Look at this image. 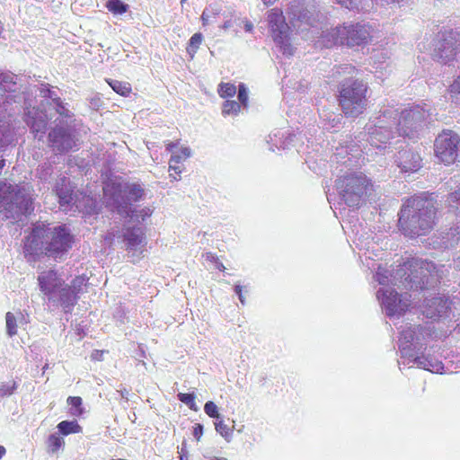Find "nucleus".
Segmentation results:
<instances>
[{"instance_id":"41","label":"nucleus","mask_w":460,"mask_h":460,"mask_svg":"<svg viewBox=\"0 0 460 460\" xmlns=\"http://www.w3.org/2000/svg\"><path fill=\"white\" fill-rule=\"evenodd\" d=\"M17 388V384L14 380L7 382H0V397L12 395Z\"/></svg>"},{"instance_id":"36","label":"nucleus","mask_w":460,"mask_h":460,"mask_svg":"<svg viewBox=\"0 0 460 460\" xmlns=\"http://www.w3.org/2000/svg\"><path fill=\"white\" fill-rule=\"evenodd\" d=\"M350 152H355V153H358V152H362L360 146H358L356 147L355 146H343L342 144H340L338 146H336V153L334 154L335 157H336V160L338 163H340V160L339 158H345V155H349ZM352 156H357L358 154L356 155H351ZM341 163L342 164H346L347 161H341Z\"/></svg>"},{"instance_id":"39","label":"nucleus","mask_w":460,"mask_h":460,"mask_svg":"<svg viewBox=\"0 0 460 460\" xmlns=\"http://www.w3.org/2000/svg\"><path fill=\"white\" fill-rule=\"evenodd\" d=\"M64 444V439L57 433L49 435L48 438V448L51 453L58 452Z\"/></svg>"},{"instance_id":"62","label":"nucleus","mask_w":460,"mask_h":460,"mask_svg":"<svg viewBox=\"0 0 460 460\" xmlns=\"http://www.w3.org/2000/svg\"><path fill=\"white\" fill-rule=\"evenodd\" d=\"M252 28H253V25L252 22H245L244 29L246 31H249V32L252 31Z\"/></svg>"},{"instance_id":"18","label":"nucleus","mask_w":460,"mask_h":460,"mask_svg":"<svg viewBox=\"0 0 460 460\" xmlns=\"http://www.w3.org/2000/svg\"><path fill=\"white\" fill-rule=\"evenodd\" d=\"M371 27L367 23H343L341 45L349 48L365 46L371 38Z\"/></svg>"},{"instance_id":"37","label":"nucleus","mask_w":460,"mask_h":460,"mask_svg":"<svg viewBox=\"0 0 460 460\" xmlns=\"http://www.w3.org/2000/svg\"><path fill=\"white\" fill-rule=\"evenodd\" d=\"M106 6L114 14L125 13L128 9V5L121 0H108Z\"/></svg>"},{"instance_id":"4","label":"nucleus","mask_w":460,"mask_h":460,"mask_svg":"<svg viewBox=\"0 0 460 460\" xmlns=\"http://www.w3.org/2000/svg\"><path fill=\"white\" fill-rule=\"evenodd\" d=\"M437 208L433 199L412 197L403 204L399 213V227L411 238L424 235L435 225Z\"/></svg>"},{"instance_id":"9","label":"nucleus","mask_w":460,"mask_h":460,"mask_svg":"<svg viewBox=\"0 0 460 460\" xmlns=\"http://www.w3.org/2000/svg\"><path fill=\"white\" fill-rule=\"evenodd\" d=\"M367 85L362 80H346L341 84L340 105L347 117L357 118L367 107Z\"/></svg>"},{"instance_id":"57","label":"nucleus","mask_w":460,"mask_h":460,"mask_svg":"<svg viewBox=\"0 0 460 460\" xmlns=\"http://www.w3.org/2000/svg\"><path fill=\"white\" fill-rule=\"evenodd\" d=\"M233 26V23H232V21L231 20H228V21H226L223 25L221 26V28L225 31L230 29L231 27Z\"/></svg>"},{"instance_id":"52","label":"nucleus","mask_w":460,"mask_h":460,"mask_svg":"<svg viewBox=\"0 0 460 460\" xmlns=\"http://www.w3.org/2000/svg\"><path fill=\"white\" fill-rule=\"evenodd\" d=\"M67 402L73 407L77 408L82 404V398L78 396H69Z\"/></svg>"},{"instance_id":"55","label":"nucleus","mask_w":460,"mask_h":460,"mask_svg":"<svg viewBox=\"0 0 460 460\" xmlns=\"http://www.w3.org/2000/svg\"><path fill=\"white\" fill-rule=\"evenodd\" d=\"M181 156L186 159L190 156V149L189 147H182L181 148Z\"/></svg>"},{"instance_id":"11","label":"nucleus","mask_w":460,"mask_h":460,"mask_svg":"<svg viewBox=\"0 0 460 460\" xmlns=\"http://www.w3.org/2000/svg\"><path fill=\"white\" fill-rule=\"evenodd\" d=\"M109 205L119 214L124 215L130 212L134 202L143 199L145 190L139 183L127 182L123 186L113 188L112 193L109 196L105 190Z\"/></svg>"},{"instance_id":"45","label":"nucleus","mask_w":460,"mask_h":460,"mask_svg":"<svg viewBox=\"0 0 460 460\" xmlns=\"http://www.w3.org/2000/svg\"><path fill=\"white\" fill-rule=\"evenodd\" d=\"M87 279L82 275L75 277L71 286H66L67 288H70L73 292H75L76 295L82 291V288L84 286L86 285Z\"/></svg>"},{"instance_id":"2","label":"nucleus","mask_w":460,"mask_h":460,"mask_svg":"<svg viewBox=\"0 0 460 460\" xmlns=\"http://www.w3.org/2000/svg\"><path fill=\"white\" fill-rule=\"evenodd\" d=\"M73 242L74 237L65 225L52 226L50 224L39 222L26 238L24 252L61 259L72 248Z\"/></svg>"},{"instance_id":"30","label":"nucleus","mask_w":460,"mask_h":460,"mask_svg":"<svg viewBox=\"0 0 460 460\" xmlns=\"http://www.w3.org/2000/svg\"><path fill=\"white\" fill-rule=\"evenodd\" d=\"M338 4L349 10L367 12L372 8L373 0H336Z\"/></svg>"},{"instance_id":"6","label":"nucleus","mask_w":460,"mask_h":460,"mask_svg":"<svg viewBox=\"0 0 460 460\" xmlns=\"http://www.w3.org/2000/svg\"><path fill=\"white\" fill-rule=\"evenodd\" d=\"M398 115V109L385 106L379 111L378 115L370 118L365 126V136H367V141L371 146L385 149L391 144V139L398 136L395 127Z\"/></svg>"},{"instance_id":"38","label":"nucleus","mask_w":460,"mask_h":460,"mask_svg":"<svg viewBox=\"0 0 460 460\" xmlns=\"http://www.w3.org/2000/svg\"><path fill=\"white\" fill-rule=\"evenodd\" d=\"M202 40H203V36L199 32L193 34L191 36V38L190 39L189 45L187 47V52L190 56L191 58H193L194 55L196 54Z\"/></svg>"},{"instance_id":"50","label":"nucleus","mask_w":460,"mask_h":460,"mask_svg":"<svg viewBox=\"0 0 460 460\" xmlns=\"http://www.w3.org/2000/svg\"><path fill=\"white\" fill-rule=\"evenodd\" d=\"M238 100L239 102L243 104L244 106L247 105V102H248V92H247V88L246 86L244 85V84H239V89H238Z\"/></svg>"},{"instance_id":"31","label":"nucleus","mask_w":460,"mask_h":460,"mask_svg":"<svg viewBox=\"0 0 460 460\" xmlns=\"http://www.w3.org/2000/svg\"><path fill=\"white\" fill-rule=\"evenodd\" d=\"M153 213V210L150 208H143L141 209H136L132 207L130 208V212L128 214L120 215L125 218H128V223H141L146 221V218L150 217Z\"/></svg>"},{"instance_id":"54","label":"nucleus","mask_w":460,"mask_h":460,"mask_svg":"<svg viewBox=\"0 0 460 460\" xmlns=\"http://www.w3.org/2000/svg\"><path fill=\"white\" fill-rule=\"evenodd\" d=\"M183 159L184 158L181 156V155L175 154V155H172L170 162L174 163V164H180Z\"/></svg>"},{"instance_id":"44","label":"nucleus","mask_w":460,"mask_h":460,"mask_svg":"<svg viewBox=\"0 0 460 460\" xmlns=\"http://www.w3.org/2000/svg\"><path fill=\"white\" fill-rule=\"evenodd\" d=\"M219 87L218 93L222 98L233 97L236 93V87L233 84L222 83Z\"/></svg>"},{"instance_id":"49","label":"nucleus","mask_w":460,"mask_h":460,"mask_svg":"<svg viewBox=\"0 0 460 460\" xmlns=\"http://www.w3.org/2000/svg\"><path fill=\"white\" fill-rule=\"evenodd\" d=\"M450 93L452 94L453 101L456 103H460V75L450 85Z\"/></svg>"},{"instance_id":"1","label":"nucleus","mask_w":460,"mask_h":460,"mask_svg":"<svg viewBox=\"0 0 460 460\" xmlns=\"http://www.w3.org/2000/svg\"><path fill=\"white\" fill-rule=\"evenodd\" d=\"M45 84H35L31 86L28 91L16 93L20 89L17 83V75L11 72L0 73V150L9 145L13 140V128L11 127L12 112L14 109L13 103H24L25 121L31 128L35 137L41 140L47 130V114H44L40 108H36L34 103L37 100L31 99L35 94V99L40 97V92L35 90ZM49 88V84H46Z\"/></svg>"},{"instance_id":"35","label":"nucleus","mask_w":460,"mask_h":460,"mask_svg":"<svg viewBox=\"0 0 460 460\" xmlns=\"http://www.w3.org/2000/svg\"><path fill=\"white\" fill-rule=\"evenodd\" d=\"M107 83L114 92L121 96H128L131 92V85L127 82L110 79L107 80Z\"/></svg>"},{"instance_id":"33","label":"nucleus","mask_w":460,"mask_h":460,"mask_svg":"<svg viewBox=\"0 0 460 460\" xmlns=\"http://www.w3.org/2000/svg\"><path fill=\"white\" fill-rule=\"evenodd\" d=\"M58 429L64 436L80 433L82 431V427L76 420H63L58 424Z\"/></svg>"},{"instance_id":"46","label":"nucleus","mask_w":460,"mask_h":460,"mask_svg":"<svg viewBox=\"0 0 460 460\" xmlns=\"http://www.w3.org/2000/svg\"><path fill=\"white\" fill-rule=\"evenodd\" d=\"M177 397L181 402L188 405L190 409L197 411L194 394L179 393Z\"/></svg>"},{"instance_id":"26","label":"nucleus","mask_w":460,"mask_h":460,"mask_svg":"<svg viewBox=\"0 0 460 460\" xmlns=\"http://www.w3.org/2000/svg\"><path fill=\"white\" fill-rule=\"evenodd\" d=\"M296 135L289 133L288 131L278 130L269 135L270 141L278 149H287L294 141Z\"/></svg>"},{"instance_id":"51","label":"nucleus","mask_w":460,"mask_h":460,"mask_svg":"<svg viewBox=\"0 0 460 460\" xmlns=\"http://www.w3.org/2000/svg\"><path fill=\"white\" fill-rule=\"evenodd\" d=\"M203 434V425L198 423L193 427V436L199 441Z\"/></svg>"},{"instance_id":"28","label":"nucleus","mask_w":460,"mask_h":460,"mask_svg":"<svg viewBox=\"0 0 460 460\" xmlns=\"http://www.w3.org/2000/svg\"><path fill=\"white\" fill-rule=\"evenodd\" d=\"M440 244L446 249L460 246V224L442 234Z\"/></svg>"},{"instance_id":"3","label":"nucleus","mask_w":460,"mask_h":460,"mask_svg":"<svg viewBox=\"0 0 460 460\" xmlns=\"http://www.w3.org/2000/svg\"><path fill=\"white\" fill-rule=\"evenodd\" d=\"M40 92V105L43 110L40 109L44 114H47V122L53 119V114L58 115L55 119L58 122L55 128L49 133V141L53 151L58 153H66L71 150L75 146V138L72 134V129L68 126H63L64 119H70L72 113L62 102L58 93L48 88L46 85L35 90Z\"/></svg>"},{"instance_id":"40","label":"nucleus","mask_w":460,"mask_h":460,"mask_svg":"<svg viewBox=\"0 0 460 460\" xmlns=\"http://www.w3.org/2000/svg\"><path fill=\"white\" fill-rule=\"evenodd\" d=\"M5 322H6V332L9 337H13L17 334V319L15 315L8 312L5 314Z\"/></svg>"},{"instance_id":"56","label":"nucleus","mask_w":460,"mask_h":460,"mask_svg":"<svg viewBox=\"0 0 460 460\" xmlns=\"http://www.w3.org/2000/svg\"><path fill=\"white\" fill-rule=\"evenodd\" d=\"M20 316L19 319H17V322L20 324H27L29 323L28 316H25L23 314L19 313Z\"/></svg>"},{"instance_id":"63","label":"nucleus","mask_w":460,"mask_h":460,"mask_svg":"<svg viewBox=\"0 0 460 460\" xmlns=\"http://www.w3.org/2000/svg\"><path fill=\"white\" fill-rule=\"evenodd\" d=\"M234 292L237 296H239V294L243 293V287L240 286V285H235L234 286Z\"/></svg>"},{"instance_id":"10","label":"nucleus","mask_w":460,"mask_h":460,"mask_svg":"<svg viewBox=\"0 0 460 460\" xmlns=\"http://www.w3.org/2000/svg\"><path fill=\"white\" fill-rule=\"evenodd\" d=\"M368 185L369 181L362 172H349L335 181V187L341 200L351 208L360 205Z\"/></svg>"},{"instance_id":"58","label":"nucleus","mask_w":460,"mask_h":460,"mask_svg":"<svg viewBox=\"0 0 460 460\" xmlns=\"http://www.w3.org/2000/svg\"><path fill=\"white\" fill-rule=\"evenodd\" d=\"M215 266L217 270H221V271H224L226 270V267L224 266V264L217 260H216L215 261Z\"/></svg>"},{"instance_id":"34","label":"nucleus","mask_w":460,"mask_h":460,"mask_svg":"<svg viewBox=\"0 0 460 460\" xmlns=\"http://www.w3.org/2000/svg\"><path fill=\"white\" fill-rule=\"evenodd\" d=\"M355 73L356 69L353 66L349 64H343L333 67L332 77L335 79H339L342 76H349L348 80H351ZM346 80L347 78H345L344 81Z\"/></svg>"},{"instance_id":"47","label":"nucleus","mask_w":460,"mask_h":460,"mask_svg":"<svg viewBox=\"0 0 460 460\" xmlns=\"http://www.w3.org/2000/svg\"><path fill=\"white\" fill-rule=\"evenodd\" d=\"M204 411L210 418H214L216 420L221 419L220 414L218 413L217 406L211 401H208L204 405Z\"/></svg>"},{"instance_id":"19","label":"nucleus","mask_w":460,"mask_h":460,"mask_svg":"<svg viewBox=\"0 0 460 460\" xmlns=\"http://www.w3.org/2000/svg\"><path fill=\"white\" fill-rule=\"evenodd\" d=\"M113 237H117L114 233H110ZM122 238V243H124L125 250L133 255L140 254L143 252L145 246L146 244V233L142 226H126L122 229V234L118 235V238Z\"/></svg>"},{"instance_id":"12","label":"nucleus","mask_w":460,"mask_h":460,"mask_svg":"<svg viewBox=\"0 0 460 460\" xmlns=\"http://www.w3.org/2000/svg\"><path fill=\"white\" fill-rule=\"evenodd\" d=\"M320 0H292L288 13L290 22L297 30H305L303 25L314 27L320 19Z\"/></svg>"},{"instance_id":"16","label":"nucleus","mask_w":460,"mask_h":460,"mask_svg":"<svg viewBox=\"0 0 460 460\" xmlns=\"http://www.w3.org/2000/svg\"><path fill=\"white\" fill-rule=\"evenodd\" d=\"M409 295H399L390 287L381 288L376 291V297L379 300L382 309L388 317L400 316L406 312L410 306Z\"/></svg>"},{"instance_id":"5","label":"nucleus","mask_w":460,"mask_h":460,"mask_svg":"<svg viewBox=\"0 0 460 460\" xmlns=\"http://www.w3.org/2000/svg\"><path fill=\"white\" fill-rule=\"evenodd\" d=\"M444 271L432 261L411 258L399 265L393 276L394 285H402L406 289L424 290L435 287L442 279Z\"/></svg>"},{"instance_id":"17","label":"nucleus","mask_w":460,"mask_h":460,"mask_svg":"<svg viewBox=\"0 0 460 460\" xmlns=\"http://www.w3.org/2000/svg\"><path fill=\"white\" fill-rule=\"evenodd\" d=\"M436 156L444 164L456 162L460 150V137L452 130H443L435 140Z\"/></svg>"},{"instance_id":"8","label":"nucleus","mask_w":460,"mask_h":460,"mask_svg":"<svg viewBox=\"0 0 460 460\" xmlns=\"http://www.w3.org/2000/svg\"><path fill=\"white\" fill-rule=\"evenodd\" d=\"M430 117L429 109L420 105L402 110L399 112L395 124L398 137L413 141L420 138L425 127L429 122Z\"/></svg>"},{"instance_id":"22","label":"nucleus","mask_w":460,"mask_h":460,"mask_svg":"<svg viewBox=\"0 0 460 460\" xmlns=\"http://www.w3.org/2000/svg\"><path fill=\"white\" fill-rule=\"evenodd\" d=\"M60 207L66 209V207L74 206L76 202V194L74 193L73 186L66 177L60 178L55 186Z\"/></svg>"},{"instance_id":"60","label":"nucleus","mask_w":460,"mask_h":460,"mask_svg":"<svg viewBox=\"0 0 460 460\" xmlns=\"http://www.w3.org/2000/svg\"><path fill=\"white\" fill-rule=\"evenodd\" d=\"M117 392L119 393L120 396L122 398L126 399V401L128 400V391L127 389H123V390L117 391Z\"/></svg>"},{"instance_id":"14","label":"nucleus","mask_w":460,"mask_h":460,"mask_svg":"<svg viewBox=\"0 0 460 460\" xmlns=\"http://www.w3.org/2000/svg\"><path fill=\"white\" fill-rule=\"evenodd\" d=\"M268 22L273 40L283 55L292 56L295 48L290 43V28L285 21L282 11L278 8L271 9L268 14Z\"/></svg>"},{"instance_id":"15","label":"nucleus","mask_w":460,"mask_h":460,"mask_svg":"<svg viewBox=\"0 0 460 460\" xmlns=\"http://www.w3.org/2000/svg\"><path fill=\"white\" fill-rule=\"evenodd\" d=\"M460 51V34L454 31H446L438 34L432 52L434 60L447 64L454 60Z\"/></svg>"},{"instance_id":"29","label":"nucleus","mask_w":460,"mask_h":460,"mask_svg":"<svg viewBox=\"0 0 460 460\" xmlns=\"http://www.w3.org/2000/svg\"><path fill=\"white\" fill-rule=\"evenodd\" d=\"M77 295L66 286L59 289V301L66 313L72 310L77 302Z\"/></svg>"},{"instance_id":"42","label":"nucleus","mask_w":460,"mask_h":460,"mask_svg":"<svg viewBox=\"0 0 460 460\" xmlns=\"http://www.w3.org/2000/svg\"><path fill=\"white\" fill-rule=\"evenodd\" d=\"M241 109L239 102L235 101H226L223 104L222 113L223 115H236Z\"/></svg>"},{"instance_id":"23","label":"nucleus","mask_w":460,"mask_h":460,"mask_svg":"<svg viewBox=\"0 0 460 460\" xmlns=\"http://www.w3.org/2000/svg\"><path fill=\"white\" fill-rule=\"evenodd\" d=\"M416 365L419 368L428 370L432 373H442L444 369L443 363L432 357L415 354L406 361H398V365Z\"/></svg>"},{"instance_id":"24","label":"nucleus","mask_w":460,"mask_h":460,"mask_svg":"<svg viewBox=\"0 0 460 460\" xmlns=\"http://www.w3.org/2000/svg\"><path fill=\"white\" fill-rule=\"evenodd\" d=\"M38 281L40 290L47 296L61 288L64 282L53 270L41 272L38 277Z\"/></svg>"},{"instance_id":"25","label":"nucleus","mask_w":460,"mask_h":460,"mask_svg":"<svg viewBox=\"0 0 460 460\" xmlns=\"http://www.w3.org/2000/svg\"><path fill=\"white\" fill-rule=\"evenodd\" d=\"M319 116L323 127L326 129H332L339 127L341 124L342 115L335 113L329 108H323L319 111Z\"/></svg>"},{"instance_id":"21","label":"nucleus","mask_w":460,"mask_h":460,"mask_svg":"<svg viewBox=\"0 0 460 460\" xmlns=\"http://www.w3.org/2000/svg\"><path fill=\"white\" fill-rule=\"evenodd\" d=\"M424 314L427 318L437 320L447 315L450 309V302L444 296H435L425 300Z\"/></svg>"},{"instance_id":"32","label":"nucleus","mask_w":460,"mask_h":460,"mask_svg":"<svg viewBox=\"0 0 460 460\" xmlns=\"http://www.w3.org/2000/svg\"><path fill=\"white\" fill-rule=\"evenodd\" d=\"M221 13V7L217 4H209L208 6H207L202 14H201V21H202V25L203 26H207L208 24H209L210 22H213L214 20L217 15H219Z\"/></svg>"},{"instance_id":"13","label":"nucleus","mask_w":460,"mask_h":460,"mask_svg":"<svg viewBox=\"0 0 460 460\" xmlns=\"http://www.w3.org/2000/svg\"><path fill=\"white\" fill-rule=\"evenodd\" d=\"M398 348L401 354L400 361H406L415 354H420L426 348L423 328L420 324L407 325L401 331Z\"/></svg>"},{"instance_id":"20","label":"nucleus","mask_w":460,"mask_h":460,"mask_svg":"<svg viewBox=\"0 0 460 460\" xmlns=\"http://www.w3.org/2000/svg\"><path fill=\"white\" fill-rule=\"evenodd\" d=\"M394 163L402 172H415L422 167V158L412 148L401 149L395 155Z\"/></svg>"},{"instance_id":"7","label":"nucleus","mask_w":460,"mask_h":460,"mask_svg":"<svg viewBox=\"0 0 460 460\" xmlns=\"http://www.w3.org/2000/svg\"><path fill=\"white\" fill-rule=\"evenodd\" d=\"M0 206L5 218L20 220L33 210L30 188L0 181Z\"/></svg>"},{"instance_id":"64","label":"nucleus","mask_w":460,"mask_h":460,"mask_svg":"<svg viewBox=\"0 0 460 460\" xmlns=\"http://www.w3.org/2000/svg\"><path fill=\"white\" fill-rule=\"evenodd\" d=\"M174 146H176V144L172 143V142H171V143H168V144H167V146H166V150H167V151H172V149Z\"/></svg>"},{"instance_id":"43","label":"nucleus","mask_w":460,"mask_h":460,"mask_svg":"<svg viewBox=\"0 0 460 460\" xmlns=\"http://www.w3.org/2000/svg\"><path fill=\"white\" fill-rule=\"evenodd\" d=\"M216 430L225 439L229 442L232 438V431L229 429L227 425L224 422L222 419L217 420L215 422Z\"/></svg>"},{"instance_id":"53","label":"nucleus","mask_w":460,"mask_h":460,"mask_svg":"<svg viewBox=\"0 0 460 460\" xmlns=\"http://www.w3.org/2000/svg\"><path fill=\"white\" fill-rule=\"evenodd\" d=\"M178 164H179L169 162V170L173 171L176 175H180V173L181 172V170Z\"/></svg>"},{"instance_id":"48","label":"nucleus","mask_w":460,"mask_h":460,"mask_svg":"<svg viewBox=\"0 0 460 460\" xmlns=\"http://www.w3.org/2000/svg\"><path fill=\"white\" fill-rule=\"evenodd\" d=\"M389 271L379 266L375 275V279L380 285L385 286L389 282Z\"/></svg>"},{"instance_id":"61","label":"nucleus","mask_w":460,"mask_h":460,"mask_svg":"<svg viewBox=\"0 0 460 460\" xmlns=\"http://www.w3.org/2000/svg\"><path fill=\"white\" fill-rule=\"evenodd\" d=\"M206 258H207V260H208L210 261H213V262H215L216 260H217V258L213 253H211V252H208L206 254Z\"/></svg>"},{"instance_id":"27","label":"nucleus","mask_w":460,"mask_h":460,"mask_svg":"<svg viewBox=\"0 0 460 460\" xmlns=\"http://www.w3.org/2000/svg\"><path fill=\"white\" fill-rule=\"evenodd\" d=\"M341 30L342 25L323 31L321 36L323 46L325 48H332L334 45H341Z\"/></svg>"},{"instance_id":"59","label":"nucleus","mask_w":460,"mask_h":460,"mask_svg":"<svg viewBox=\"0 0 460 460\" xmlns=\"http://www.w3.org/2000/svg\"><path fill=\"white\" fill-rule=\"evenodd\" d=\"M102 355V351H99V350H95L93 354H92V358L93 359H95V360H100L101 359V356Z\"/></svg>"}]
</instances>
